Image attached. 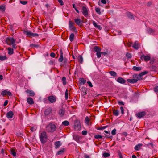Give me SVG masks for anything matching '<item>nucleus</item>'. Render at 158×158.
I'll list each match as a JSON object with an SVG mask.
<instances>
[{"mask_svg": "<svg viewBox=\"0 0 158 158\" xmlns=\"http://www.w3.org/2000/svg\"><path fill=\"white\" fill-rule=\"evenodd\" d=\"M94 50L97 53L101 51V48L98 46H95L94 47Z\"/></svg>", "mask_w": 158, "mask_h": 158, "instance_id": "b1692460", "label": "nucleus"}, {"mask_svg": "<svg viewBox=\"0 0 158 158\" xmlns=\"http://www.w3.org/2000/svg\"><path fill=\"white\" fill-rule=\"evenodd\" d=\"M66 78L65 77H63L62 78V80L63 81V84L64 85H65L67 84V82L66 81Z\"/></svg>", "mask_w": 158, "mask_h": 158, "instance_id": "c9c22d12", "label": "nucleus"}, {"mask_svg": "<svg viewBox=\"0 0 158 158\" xmlns=\"http://www.w3.org/2000/svg\"><path fill=\"white\" fill-rule=\"evenodd\" d=\"M140 59L142 60H143L147 62L150 60L151 57L148 55L145 56L143 54L140 57Z\"/></svg>", "mask_w": 158, "mask_h": 158, "instance_id": "423d86ee", "label": "nucleus"}, {"mask_svg": "<svg viewBox=\"0 0 158 158\" xmlns=\"http://www.w3.org/2000/svg\"><path fill=\"white\" fill-rule=\"evenodd\" d=\"M5 7L4 6H0V10L3 12H4L5 10Z\"/></svg>", "mask_w": 158, "mask_h": 158, "instance_id": "ea45409f", "label": "nucleus"}, {"mask_svg": "<svg viewBox=\"0 0 158 158\" xmlns=\"http://www.w3.org/2000/svg\"><path fill=\"white\" fill-rule=\"evenodd\" d=\"M73 139L74 140L77 141L79 140V137L78 135H74L73 136Z\"/></svg>", "mask_w": 158, "mask_h": 158, "instance_id": "37998d69", "label": "nucleus"}, {"mask_svg": "<svg viewBox=\"0 0 158 158\" xmlns=\"http://www.w3.org/2000/svg\"><path fill=\"white\" fill-rule=\"evenodd\" d=\"M116 130L115 129H114L111 131V134L113 135H114L116 134Z\"/></svg>", "mask_w": 158, "mask_h": 158, "instance_id": "864d4df0", "label": "nucleus"}, {"mask_svg": "<svg viewBox=\"0 0 158 158\" xmlns=\"http://www.w3.org/2000/svg\"><path fill=\"white\" fill-rule=\"evenodd\" d=\"M95 11L98 14L100 15L101 14V12L100 11V9L99 8H96L95 9Z\"/></svg>", "mask_w": 158, "mask_h": 158, "instance_id": "a18cd8bd", "label": "nucleus"}, {"mask_svg": "<svg viewBox=\"0 0 158 158\" xmlns=\"http://www.w3.org/2000/svg\"><path fill=\"white\" fill-rule=\"evenodd\" d=\"M8 54L9 55H11L13 53V48L10 47H9L8 48Z\"/></svg>", "mask_w": 158, "mask_h": 158, "instance_id": "c85d7f7f", "label": "nucleus"}, {"mask_svg": "<svg viewBox=\"0 0 158 158\" xmlns=\"http://www.w3.org/2000/svg\"><path fill=\"white\" fill-rule=\"evenodd\" d=\"M117 81L121 84H124L125 83V80L122 77H118L117 80Z\"/></svg>", "mask_w": 158, "mask_h": 158, "instance_id": "dca6fc26", "label": "nucleus"}, {"mask_svg": "<svg viewBox=\"0 0 158 158\" xmlns=\"http://www.w3.org/2000/svg\"><path fill=\"white\" fill-rule=\"evenodd\" d=\"M118 104L119 105H124V103L122 101H118Z\"/></svg>", "mask_w": 158, "mask_h": 158, "instance_id": "69168bd1", "label": "nucleus"}, {"mask_svg": "<svg viewBox=\"0 0 158 158\" xmlns=\"http://www.w3.org/2000/svg\"><path fill=\"white\" fill-rule=\"evenodd\" d=\"M60 58L58 59V60L60 62H62L63 59H63V53L62 49H60Z\"/></svg>", "mask_w": 158, "mask_h": 158, "instance_id": "4468645a", "label": "nucleus"}, {"mask_svg": "<svg viewBox=\"0 0 158 158\" xmlns=\"http://www.w3.org/2000/svg\"><path fill=\"white\" fill-rule=\"evenodd\" d=\"M108 127V125L105 126H103V127H101L99 128L98 129V130H104L106 128H107Z\"/></svg>", "mask_w": 158, "mask_h": 158, "instance_id": "3c124183", "label": "nucleus"}, {"mask_svg": "<svg viewBox=\"0 0 158 158\" xmlns=\"http://www.w3.org/2000/svg\"><path fill=\"white\" fill-rule=\"evenodd\" d=\"M101 52H99L97 53V56L98 58H99L101 57Z\"/></svg>", "mask_w": 158, "mask_h": 158, "instance_id": "6e6d98bb", "label": "nucleus"}, {"mask_svg": "<svg viewBox=\"0 0 158 158\" xmlns=\"http://www.w3.org/2000/svg\"><path fill=\"white\" fill-rule=\"evenodd\" d=\"M40 140L42 144H44L47 141L48 136L46 132L43 131L39 135Z\"/></svg>", "mask_w": 158, "mask_h": 158, "instance_id": "f257e3e1", "label": "nucleus"}, {"mask_svg": "<svg viewBox=\"0 0 158 158\" xmlns=\"http://www.w3.org/2000/svg\"><path fill=\"white\" fill-rule=\"evenodd\" d=\"M81 10L83 14L86 17L88 15V10L86 7L84 6H82V7Z\"/></svg>", "mask_w": 158, "mask_h": 158, "instance_id": "39448f33", "label": "nucleus"}, {"mask_svg": "<svg viewBox=\"0 0 158 158\" xmlns=\"http://www.w3.org/2000/svg\"><path fill=\"white\" fill-rule=\"evenodd\" d=\"M89 121H90V119H89V118L88 116H86L85 117L86 123L87 124H88Z\"/></svg>", "mask_w": 158, "mask_h": 158, "instance_id": "603ef678", "label": "nucleus"}, {"mask_svg": "<svg viewBox=\"0 0 158 158\" xmlns=\"http://www.w3.org/2000/svg\"><path fill=\"white\" fill-rule=\"evenodd\" d=\"M132 69L135 71H138L141 70V68L140 67L134 66L133 67Z\"/></svg>", "mask_w": 158, "mask_h": 158, "instance_id": "7c9ffc66", "label": "nucleus"}, {"mask_svg": "<svg viewBox=\"0 0 158 158\" xmlns=\"http://www.w3.org/2000/svg\"><path fill=\"white\" fill-rule=\"evenodd\" d=\"M154 91L156 92H158V86H156L154 88Z\"/></svg>", "mask_w": 158, "mask_h": 158, "instance_id": "e2e57ef3", "label": "nucleus"}, {"mask_svg": "<svg viewBox=\"0 0 158 158\" xmlns=\"http://www.w3.org/2000/svg\"><path fill=\"white\" fill-rule=\"evenodd\" d=\"M87 131H83L82 132V135H87Z\"/></svg>", "mask_w": 158, "mask_h": 158, "instance_id": "13d9d810", "label": "nucleus"}, {"mask_svg": "<svg viewBox=\"0 0 158 158\" xmlns=\"http://www.w3.org/2000/svg\"><path fill=\"white\" fill-rule=\"evenodd\" d=\"M64 113L65 111L63 109H60L59 111V114L61 117L64 115Z\"/></svg>", "mask_w": 158, "mask_h": 158, "instance_id": "c756f323", "label": "nucleus"}, {"mask_svg": "<svg viewBox=\"0 0 158 158\" xmlns=\"http://www.w3.org/2000/svg\"><path fill=\"white\" fill-rule=\"evenodd\" d=\"M15 40L13 38L7 37L6 40V42L9 45H10L11 44H13L15 42Z\"/></svg>", "mask_w": 158, "mask_h": 158, "instance_id": "20e7f679", "label": "nucleus"}, {"mask_svg": "<svg viewBox=\"0 0 158 158\" xmlns=\"http://www.w3.org/2000/svg\"><path fill=\"white\" fill-rule=\"evenodd\" d=\"M103 156L105 157H107L110 156V154L107 152H104L103 153Z\"/></svg>", "mask_w": 158, "mask_h": 158, "instance_id": "79ce46f5", "label": "nucleus"}, {"mask_svg": "<svg viewBox=\"0 0 158 158\" xmlns=\"http://www.w3.org/2000/svg\"><path fill=\"white\" fill-rule=\"evenodd\" d=\"M87 89H86V88H84L82 89V94L83 95H86V94H87V93H86V91H87Z\"/></svg>", "mask_w": 158, "mask_h": 158, "instance_id": "e433bc0d", "label": "nucleus"}, {"mask_svg": "<svg viewBox=\"0 0 158 158\" xmlns=\"http://www.w3.org/2000/svg\"><path fill=\"white\" fill-rule=\"evenodd\" d=\"M39 35L37 33H32V37H34L36 36H38Z\"/></svg>", "mask_w": 158, "mask_h": 158, "instance_id": "052dcab7", "label": "nucleus"}, {"mask_svg": "<svg viewBox=\"0 0 158 158\" xmlns=\"http://www.w3.org/2000/svg\"><path fill=\"white\" fill-rule=\"evenodd\" d=\"M94 137L96 139H102L103 136L99 135H96L94 136Z\"/></svg>", "mask_w": 158, "mask_h": 158, "instance_id": "58836bf2", "label": "nucleus"}, {"mask_svg": "<svg viewBox=\"0 0 158 158\" xmlns=\"http://www.w3.org/2000/svg\"><path fill=\"white\" fill-rule=\"evenodd\" d=\"M62 145V143L60 141H58L55 142L54 146L55 148L56 149H57L59 148V147Z\"/></svg>", "mask_w": 158, "mask_h": 158, "instance_id": "9d476101", "label": "nucleus"}, {"mask_svg": "<svg viewBox=\"0 0 158 158\" xmlns=\"http://www.w3.org/2000/svg\"><path fill=\"white\" fill-rule=\"evenodd\" d=\"M142 146L141 144H138L136 145L134 148V149L135 150L138 151L140 149V147Z\"/></svg>", "mask_w": 158, "mask_h": 158, "instance_id": "bb28decb", "label": "nucleus"}, {"mask_svg": "<svg viewBox=\"0 0 158 158\" xmlns=\"http://www.w3.org/2000/svg\"><path fill=\"white\" fill-rule=\"evenodd\" d=\"M113 114L115 116H117L119 114V111L117 110L114 109L113 110Z\"/></svg>", "mask_w": 158, "mask_h": 158, "instance_id": "a878e982", "label": "nucleus"}, {"mask_svg": "<svg viewBox=\"0 0 158 158\" xmlns=\"http://www.w3.org/2000/svg\"><path fill=\"white\" fill-rule=\"evenodd\" d=\"M81 83L84 84L86 83V81L84 78H81L80 80Z\"/></svg>", "mask_w": 158, "mask_h": 158, "instance_id": "c03bdc74", "label": "nucleus"}, {"mask_svg": "<svg viewBox=\"0 0 158 158\" xmlns=\"http://www.w3.org/2000/svg\"><path fill=\"white\" fill-rule=\"evenodd\" d=\"M7 57L6 56H0V60L1 61L7 59Z\"/></svg>", "mask_w": 158, "mask_h": 158, "instance_id": "4c0bfd02", "label": "nucleus"}, {"mask_svg": "<svg viewBox=\"0 0 158 158\" xmlns=\"http://www.w3.org/2000/svg\"><path fill=\"white\" fill-rule=\"evenodd\" d=\"M69 25L70 28L71 29V30H73L74 31L76 32L77 31L76 28L73 25V23H71L70 21Z\"/></svg>", "mask_w": 158, "mask_h": 158, "instance_id": "6ab92c4d", "label": "nucleus"}, {"mask_svg": "<svg viewBox=\"0 0 158 158\" xmlns=\"http://www.w3.org/2000/svg\"><path fill=\"white\" fill-rule=\"evenodd\" d=\"M128 17L131 19H133L134 16L133 14L131 12H129L127 13Z\"/></svg>", "mask_w": 158, "mask_h": 158, "instance_id": "5701e85b", "label": "nucleus"}, {"mask_svg": "<svg viewBox=\"0 0 158 158\" xmlns=\"http://www.w3.org/2000/svg\"><path fill=\"white\" fill-rule=\"evenodd\" d=\"M80 123L79 120H76L74 124V128L76 131H79L81 128Z\"/></svg>", "mask_w": 158, "mask_h": 158, "instance_id": "7ed1b4c3", "label": "nucleus"}, {"mask_svg": "<svg viewBox=\"0 0 158 158\" xmlns=\"http://www.w3.org/2000/svg\"><path fill=\"white\" fill-rule=\"evenodd\" d=\"M48 99L51 103L55 102L56 100V98L53 96H50L48 97Z\"/></svg>", "mask_w": 158, "mask_h": 158, "instance_id": "6e6552de", "label": "nucleus"}, {"mask_svg": "<svg viewBox=\"0 0 158 158\" xmlns=\"http://www.w3.org/2000/svg\"><path fill=\"white\" fill-rule=\"evenodd\" d=\"M78 60L80 63L82 64L83 61V59L82 56L81 55H79L78 57Z\"/></svg>", "mask_w": 158, "mask_h": 158, "instance_id": "473e14b6", "label": "nucleus"}, {"mask_svg": "<svg viewBox=\"0 0 158 158\" xmlns=\"http://www.w3.org/2000/svg\"><path fill=\"white\" fill-rule=\"evenodd\" d=\"M56 127L54 124L50 123L46 127V130L48 132H53L56 129Z\"/></svg>", "mask_w": 158, "mask_h": 158, "instance_id": "f03ea898", "label": "nucleus"}, {"mask_svg": "<svg viewBox=\"0 0 158 158\" xmlns=\"http://www.w3.org/2000/svg\"><path fill=\"white\" fill-rule=\"evenodd\" d=\"M14 115V113L12 111L8 112L6 114V117L8 118H12Z\"/></svg>", "mask_w": 158, "mask_h": 158, "instance_id": "a211bd4d", "label": "nucleus"}, {"mask_svg": "<svg viewBox=\"0 0 158 158\" xmlns=\"http://www.w3.org/2000/svg\"><path fill=\"white\" fill-rule=\"evenodd\" d=\"M148 73L147 71H144L141 72L139 74H137V77H138V80H140L143 79V76L147 74Z\"/></svg>", "mask_w": 158, "mask_h": 158, "instance_id": "1a4fd4ad", "label": "nucleus"}, {"mask_svg": "<svg viewBox=\"0 0 158 158\" xmlns=\"http://www.w3.org/2000/svg\"><path fill=\"white\" fill-rule=\"evenodd\" d=\"M147 31L148 33L151 34L154 32H155V31L151 28H149L147 30Z\"/></svg>", "mask_w": 158, "mask_h": 158, "instance_id": "f704fd0d", "label": "nucleus"}, {"mask_svg": "<svg viewBox=\"0 0 158 158\" xmlns=\"http://www.w3.org/2000/svg\"><path fill=\"white\" fill-rule=\"evenodd\" d=\"M126 55L127 58V59H130L132 57L131 54L128 52L127 53Z\"/></svg>", "mask_w": 158, "mask_h": 158, "instance_id": "a19ab883", "label": "nucleus"}, {"mask_svg": "<svg viewBox=\"0 0 158 158\" xmlns=\"http://www.w3.org/2000/svg\"><path fill=\"white\" fill-rule=\"evenodd\" d=\"M109 73L111 75V76L114 77H116L117 76L116 73L114 71H109Z\"/></svg>", "mask_w": 158, "mask_h": 158, "instance_id": "cd10ccee", "label": "nucleus"}, {"mask_svg": "<svg viewBox=\"0 0 158 158\" xmlns=\"http://www.w3.org/2000/svg\"><path fill=\"white\" fill-rule=\"evenodd\" d=\"M127 81L131 83H135L137 82L138 80L135 79H128Z\"/></svg>", "mask_w": 158, "mask_h": 158, "instance_id": "412c9836", "label": "nucleus"}, {"mask_svg": "<svg viewBox=\"0 0 158 158\" xmlns=\"http://www.w3.org/2000/svg\"><path fill=\"white\" fill-rule=\"evenodd\" d=\"M65 98L66 99H67L68 98V90L66 89L65 92Z\"/></svg>", "mask_w": 158, "mask_h": 158, "instance_id": "8fccbe9b", "label": "nucleus"}, {"mask_svg": "<svg viewBox=\"0 0 158 158\" xmlns=\"http://www.w3.org/2000/svg\"><path fill=\"white\" fill-rule=\"evenodd\" d=\"M25 92L29 94V96L33 97L35 95V93L32 90L27 89Z\"/></svg>", "mask_w": 158, "mask_h": 158, "instance_id": "2eb2a0df", "label": "nucleus"}, {"mask_svg": "<svg viewBox=\"0 0 158 158\" xmlns=\"http://www.w3.org/2000/svg\"><path fill=\"white\" fill-rule=\"evenodd\" d=\"M146 114V113L145 112L143 111L140 112H139L136 114L137 117L138 118H141L145 116Z\"/></svg>", "mask_w": 158, "mask_h": 158, "instance_id": "ddd939ff", "label": "nucleus"}, {"mask_svg": "<svg viewBox=\"0 0 158 158\" xmlns=\"http://www.w3.org/2000/svg\"><path fill=\"white\" fill-rule=\"evenodd\" d=\"M69 124V122L67 121H64L62 122V124L65 126H67Z\"/></svg>", "mask_w": 158, "mask_h": 158, "instance_id": "72a5a7b5", "label": "nucleus"}, {"mask_svg": "<svg viewBox=\"0 0 158 158\" xmlns=\"http://www.w3.org/2000/svg\"><path fill=\"white\" fill-rule=\"evenodd\" d=\"M65 150L64 148H61L60 150L58 151L56 153L57 155H60L63 154Z\"/></svg>", "mask_w": 158, "mask_h": 158, "instance_id": "393cba45", "label": "nucleus"}, {"mask_svg": "<svg viewBox=\"0 0 158 158\" xmlns=\"http://www.w3.org/2000/svg\"><path fill=\"white\" fill-rule=\"evenodd\" d=\"M20 2L23 5H26L27 3V1H23L20 0Z\"/></svg>", "mask_w": 158, "mask_h": 158, "instance_id": "5fc2aeb1", "label": "nucleus"}, {"mask_svg": "<svg viewBox=\"0 0 158 158\" xmlns=\"http://www.w3.org/2000/svg\"><path fill=\"white\" fill-rule=\"evenodd\" d=\"M23 33L26 35L27 37H31L32 32L29 31L24 30L23 31Z\"/></svg>", "mask_w": 158, "mask_h": 158, "instance_id": "9b49d317", "label": "nucleus"}, {"mask_svg": "<svg viewBox=\"0 0 158 158\" xmlns=\"http://www.w3.org/2000/svg\"><path fill=\"white\" fill-rule=\"evenodd\" d=\"M1 94L3 96L5 95H8L10 96H12V94L11 92L6 90H5L2 92L1 93Z\"/></svg>", "mask_w": 158, "mask_h": 158, "instance_id": "0eeeda50", "label": "nucleus"}, {"mask_svg": "<svg viewBox=\"0 0 158 158\" xmlns=\"http://www.w3.org/2000/svg\"><path fill=\"white\" fill-rule=\"evenodd\" d=\"M152 3L151 2H149L146 4V5L147 6L149 7L152 5Z\"/></svg>", "mask_w": 158, "mask_h": 158, "instance_id": "774afa93", "label": "nucleus"}, {"mask_svg": "<svg viewBox=\"0 0 158 158\" xmlns=\"http://www.w3.org/2000/svg\"><path fill=\"white\" fill-rule=\"evenodd\" d=\"M50 56L51 57L54 58L55 56L56 55L54 53L52 52L50 54Z\"/></svg>", "mask_w": 158, "mask_h": 158, "instance_id": "680f3d73", "label": "nucleus"}, {"mask_svg": "<svg viewBox=\"0 0 158 158\" xmlns=\"http://www.w3.org/2000/svg\"><path fill=\"white\" fill-rule=\"evenodd\" d=\"M8 100H6L5 101V102H4V103L3 104V106H6L7 105V104L8 103Z\"/></svg>", "mask_w": 158, "mask_h": 158, "instance_id": "0e129e2a", "label": "nucleus"}, {"mask_svg": "<svg viewBox=\"0 0 158 158\" xmlns=\"http://www.w3.org/2000/svg\"><path fill=\"white\" fill-rule=\"evenodd\" d=\"M11 154L14 156H16V153L15 151V150L14 149L11 150Z\"/></svg>", "mask_w": 158, "mask_h": 158, "instance_id": "de8ad7c7", "label": "nucleus"}, {"mask_svg": "<svg viewBox=\"0 0 158 158\" xmlns=\"http://www.w3.org/2000/svg\"><path fill=\"white\" fill-rule=\"evenodd\" d=\"M27 102L30 105H32L34 103V102L33 99L30 97H29L27 98Z\"/></svg>", "mask_w": 158, "mask_h": 158, "instance_id": "aec40b11", "label": "nucleus"}, {"mask_svg": "<svg viewBox=\"0 0 158 158\" xmlns=\"http://www.w3.org/2000/svg\"><path fill=\"white\" fill-rule=\"evenodd\" d=\"M58 1L61 6L64 5V2L62 0H58Z\"/></svg>", "mask_w": 158, "mask_h": 158, "instance_id": "4d7b16f0", "label": "nucleus"}, {"mask_svg": "<svg viewBox=\"0 0 158 158\" xmlns=\"http://www.w3.org/2000/svg\"><path fill=\"white\" fill-rule=\"evenodd\" d=\"M87 83L89 85L90 87H93V85L91 82L88 81L87 82Z\"/></svg>", "mask_w": 158, "mask_h": 158, "instance_id": "338daca9", "label": "nucleus"}, {"mask_svg": "<svg viewBox=\"0 0 158 158\" xmlns=\"http://www.w3.org/2000/svg\"><path fill=\"white\" fill-rule=\"evenodd\" d=\"M74 21L76 24L79 26H81L82 24V22L80 19L78 18L75 19Z\"/></svg>", "mask_w": 158, "mask_h": 158, "instance_id": "f3484780", "label": "nucleus"}, {"mask_svg": "<svg viewBox=\"0 0 158 158\" xmlns=\"http://www.w3.org/2000/svg\"><path fill=\"white\" fill-rule=\"evenodd\" d=\"M139 43L137 42H135L133 45L132 46V47L135 49L136 50H137L139 48Z\"/></svg>", "mask_w": 158, "mask_h": 158, "instance_id": "4be33fe9", "label": "nucleus"}, {"mask_svg": "<svg viewBox=\"0 0 158 158\" xmlns=\"http://www.w3.org/2000/svg\"><path fill=\"white\" fill-rule=\"evenodd\" d=\"M30 47H35V48H38V47H39V45H37V44H30Z\"/></svg>", "mask_w": 158, "mask_h": 158, "instance_id": "09e8293b", "label": "nucleus"}, {"mask_svg": "<svg viewBox=\"0 0 158 158\" xmlns=\"http://www.w3.org/2000/svg\"><path fill=\"white\" fill-rule=\"evenodd\" d=\"M74 33H71L69 36V40L71 42H72L74 40Z\"/></svg>", "mask_w": 158, "mask_h": 158, "instance_id": "2f4dec72", "label": "nucleus"}, {"mask_svg": "<svg viewBox=\"0 0 158 158\" xmlns=\"http://www.w3.org/2000/svg\"><path fill=\"white\" fill-rule=\"evenodd\" d=\"M52 111L51 107H49L46 109L44 112V114L45 115H48Z\"/></svg>", "mask_w": 158, "mask_h": 158, "instance_id": "f8f14e48", "label": "nucleus"}, {"mask_svg": "<svg viewBox=\"0 0 158 158\" xmlns=\"http://www.w3.org/2000/svg\"><path fill=\"white\" fill-rule=\"evenodd\" d=\"M37 129V127H33L31 128L30 130L32 131V132H33L35 131Z\"/></svg>", "mask_w": 158, "mask_h": 158, "instance_id": "49530a36", "label": "nucleus"}, {"mask_svg": "<svg viewBox=\"0 0 158 158\" xmlns=\"http://www.w3.org/2000/svg\"><path fill=\"white\" fill-rule=\"evenodd\" d=\"M133 77L135 79H137L138 80V77H137V74H135L133 75Z\"/></svg>", "mask_w": 158, "mask_h": 158, "instance_id": "bf43d9fd", "label": "nucleus"}]
</instances>
